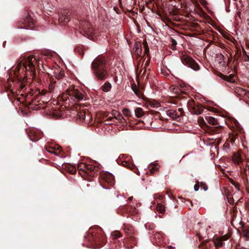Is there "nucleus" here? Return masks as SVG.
Returning a JSON list of instances; mask_svg holds the SVG:
<instances>
[{
    "label": "nucleus",
    "mask_w": 249,
    "mask_h": 249,
    "mask_svg": "<svg viewBox=\"0 0 249 249\" xmlns=\"http://www.w3.org/2000/svg\"><path fill=\"white\" fill-rule=\"evenodd\" d=\"M38 61L36 58L32 56H29L27 57H24L21 59L18 63V69H22L29 71L31 75L34 76L36 73V68L37 65Z\"/></svg>",
    "instance_id": "nucleus-1"
},
{
    "label": "nucleus",
    "mask_w": 249,
    "mask_h": 249,
    "mask_svg": "<svg viewBox=\"0 0 249 249\" xmlns=\"http://www.w3.org/2000/svg\"><path fill=\"white\" fill-rule=\"evenodd\" d=\"M105 64V59L101 58L95 59L92 63L93 73L99 79L104 80L107 78V72Z\"/></svg>",
    "instance_id": "nucleus-2"
},
{
    "label": "nucleus",
    "mask_w": 249,
    "mask_h": 249,
    "mask_svg": "<svg viewBox=\"0 0 249 249\" xmlns=\"http://www.w3.org/2000/svg\"><path fill=\"white\" fill-rule=\"evenodd\" d=\"M181 60L182 63L190 67L191 69L196 71L199 70V66L195 61L189 55L186 54L185 53H182L181 56Z\"/></svg>",
    "instance_id": "nucleus-3"
},
{
    "label": "nucleus",
    "mask_w": 249,
    "mask_h": 249,
    "mask_svg": "<svg viewBox=\"0 0 249 249\" xmlns=\"http://www.w3.org/2000/svg\"><path fill=\"white\" fill-rule=\"evenodd\" d=\"M22 25H19L21 29H32L34 27V19L29 15H27L25 18L21 21Z\"/></svg>",
    "instance_id": "nucleus-4"
},
{
    "label": "nucleus",
    "mask_w": 249,
    "mask_h": 249,
    "mask_svg": "<svg viewBox=\"0 0 249 249\" xmlns=\"http://www.w3.org/2000/svg\"><path fill=\"white\" fill-rule=\"evenodd\" d=\"M68 94L78 101L82 100L84 98V95L76 89H72L68 90Z\"/></svg>",
    "instance_id": "nucleus-5"
},
{
    "label": "nucleus",
    "mask_w": 249,
    "mask_h": 249,
    "mask_svg": "<svg viewBox=\"0 0 249 249\" xmlns=\"http://www.w3.org/2000/svg\"><path fill=\"white\" fill-rule=\"evenodd\" d=\"M97 171V169L93 165L88 164L86 167V171L85 174L92 176L94 175V173Z\"/></svg>",
    "instance_id": "nucleus-6"
},
{
    "label": "nucleus",
    "mask_w": 249,
    "mask_h": 249,
    "mask_svg": "<svg viewBox=\"0 0 249 249\" xmlns=\"http://www.w3.org/2000/svg\"><path fill=\"white\" fill-rule=\"evenodd\" d=\"M133 51L134 53L138 56H141L142 54V44L139 42H137L135 43L133 48Z\"/></svg>",
    "instance_id": "nucleus-7"
},
{
    "label": "nucleus",
    "mask_w": 249,
    "mask_h": 249,
    "mask_svg": "<svg viewBox=\"0 0 249 249\" xmlns=\"http://www.w3.org/2000/svg\"><path fill=\"white\" fill-rule=\"evenodd\" d=\"M235 93L237 95L239 96H248L249 94L248 91L240 87H236L235 89Z\"/></svg>",
    "instance_id": "nucleus-8"
},
{
    "label": "nucleus",
    "mask_w": 249,
    "mask_h": 249,
    "mask_svg": "<svg viewBox=\"0 0 249 249\" xmlns=\"http://www.w3.org/2000/svg\"><path fill=\"white\" fill-rule=\"evenodd\" d=\"M70 20V18L68 13H65L62 14L59 16L58 20L60 23L65 24L69 21Z\"/></svg>",
    "instance_id": "nucleus-9"
},
{
    "label": "nucleus",
    "mask_w": 249,
    "mask_h": 249,
    "mask_svg": "<svg viewBox=\"0 0 249 249\" xmlns=\"http://www.w3.org/2000/svg\"><path fill=\"white\" fill-rule=\"evenodd\" d=\"M233 162L236 164H239L242 161L241 155L240 153H236L234 154L232 157Z\"/></svg>",
    "instance_id": "nucleus-10"
},
{
    "label": "nucleus",
    "mask_w": 249,
    "mask_h": 249,
    "mask_svg": "<svg viewBox=\"0 0 249 249\" xmlns=\"http://www.w3.org/2000/svg\"><path fill=\"white\" fill-rule=\"evenodd\" d=\"M53 74L55 78L59 80L62 78L64 76V71L62 70L56 69L53 72Z\"/></svg>",
    "instance_id": "nucleus-11"
},
{
    "label": "nucleus",
    "mask_w": 249,
    "mask_h": 249,
    "mask_svg": "<svg viewBox=\"0 0 249 249\" xmlns=\"http://www.w3.org/2000/svg\"><path fill=\"white\" fill-rule=\"evenodd\" d=\"M87 166V164L85 163H80L77 165L78 170L79 171L80 174L82 176L83 174H85V171H86V167Z\"/></svg>",
    "instance_id": "nucleus-12"
},
{
    "label": "nucleus",
    "mask_w": 249,
    "mask_h": 249,
    "mask_svg": "<svg viewBox=\"0 0 249 249\" xmlns=\"http://www.w3.org/2000/svg\"><path fill=\"white\" fill-rule=\"evenodd\" d=\"M89 27H84V31L88 36V37L92 39L93 30L92 28L90 27V25H89Z\"/></svg>",
    "instance_id": "nucleus-13"
},
{
    "label": "nucleus",
    "mask_w": 249,
    "mask_h": 249,
    "mask_svg": "<svg viewBox=\"0 0 249 249\" xmlns=\"http://www.w3.org/2000/svg\"><path fill=\"white\" fill-rule=\"evenodd\" d=\"M170 90L174 95H178L182 92L179 87L175 85L171 86Z\"/></svg>",
    "instance_id": "nucleus-14"
},
{
    "label": "nucleus",
    "mask_w": 249,
    "mask_h": 249,
    "mask_svg": "<svg viewBox=\"0 0 249 249\" xmlns=\"http://www.w3.org/2000/svg\"><path fill=\"white\" fill-rule=\"evenodd\" d=\"M205 120L210 124L215 125L217 124V120L212 116H206Z\"/></svg>",
    "instance_id": "nucleus-15"
},
{
    "label": "nucleus",
    "mask_w": 249,
    "mask_h": 249,
    "mask_svg": "<svg viewBox=\"0 0 249 249\" xmlns=\"http://www.w3.org/2000/svg\"><path fill=\"white\" fill-rule=\"evenodd\" d=\"M135 114L138 118H141L144 115V111L141 107H137L135 109Z\"/></svg>",
    "instance_id": "nucleus-16"
},
{
    "label": "nucleus",
    "mask_w": 249,
    "mask_h": 249,
    "mask_svg": "<svg viewBox=\"0 0 249 249\" xmlns=\"http://www.w3.org/2000/svg\"><path fill=\"white\" fill-rule=\"evenodd\" d=\"M111 88V85L110 83L108 82H106L101 87L102 90L104 92L109 91Z\"/></svg>",
    "instance_id": "nucleus-17"
},
{
    "label": "nucleus",
    "mask_w": 249,
    "mask_h": 249,
    "mask_svg": "<svg viewBox=\"0 0 249 249\" xmlns=\"http://www.w3.org/2000/svg\"><path fill=\"white\" fill-rule=\"evenodd\" d=\"M167 115L174 119H176L179 117L176 111L174 110H169L167 111Z\"/></svg>",
    "instance_id": "nucleus-18"
},
{
    "label": "nucleus",
    "mask_w": 249,
    "mask_h": 249,
    "mask_svg": "<svg viewBox=\"0 0 249 249\" xmlns=\"http://www.w3.org/2000/svg\"><path fill=\"white\" fill-rule=\"evenodd\" d=\"M149 105L152 108H158L160 107V103L155 100L151 101L149 102Z\"/></svg>",
    "instance_id": "nucleus-19"
},
{
    "label": "nucleus",
    "mask_w": 249,
    "mask_h": 249,
    "mask_svg": "<svg viewBox=\"0 0 249 249\" xmlns=\"http://www.w3.org/2000/svg\"><path fill=\"white\" fill-rule=\"evenodd\" d=\"M159 165L157 163L151 164L150 166L151 173H154L157 172L159 170Z\"/></svg>",
    "instance_id": "nucleus-20"
},
{
    "label": "nucleus",
    "mask_w": 249,
    "mask_h": 249,
    "mask_svg": "<svg viewBox=\"0 0 249 249\" xmlns=\"http://www.w3.org/2000/svg\"><path fill=\"white\" fill-rule=\"evenodd\" d=\"M132 89L135 94L139 98H140L142 95L141 92L139 90L136 85H134L132 87Z\"/></svg>",
    "instance_id": "nucleus-21"
},
{
    "label": "nucleus",
    "mask_w": 249,
    "mask_h": 249,
    "mask_svg": "<svg viewBox=\"0 0 249 249\" xmlns=\"http://www.w3.org/2000/svg\"><path fill=\"white\" fill-rule=\"evenodd\" d=\"M157 210L160 213H162L165 212V207L164 205L159 203L157 206Z\"/></svg>",
    "instance_id": "nucleus-22"
},
{
    "label": "nucleus",
    "mask_w": 249,
    "mask_h": 249,
    "mask_svg": "<svg viewBox=\"0 0 249 249\" xmlns=\"http://www.w3.org/2000/svg\"><path fill=\"white\" fill-rule=\"evenodd\" d=\"M223 79L225 80L228 81H229V82H230L231 83H233V82H234V79L231 75H230V76H224V77H223Z\"/></svg>",
    "instance_id": "nucleus-23"
},
{
    "label": "nucleus",
    "mask_w": 249,
    "mask_h": 249,
    "mask_svg": "<svg viewBox=\"0 0 249 249\" xmlns=\"http://www.w3.org/2000/svg\"><path fill=\"white\" fill-rule=\"evenodd\" d=\"M149 65V62L148 61H146L144 64V65L143 66V65H142V70H140L141 72L143 70H144V71L142 73V74H143L145 71H146V68L147 67H148Z\"/></svg>",
    "instance_id": "nucleus-24"
},
{
    "label": "nucleus",
    "mask_w": 249,
    "mask_h": 249,
    "mask_svg": "<svg viewBox=\"0 0 249 249\" xmlns=\"http://www.w3.org/2000/svg\"><path fill=\"white\" fill-rule=\"evenodd\" d=\"M143 47L144 49V53L146 54L149 52V48L146 42H143L142 44Z\"/></svg>",
    "instance_id": "nucleus-25"
},
{
    "label": "nucleus",
    "mask_w": 249,
    "mask_h": 249,
    "mask_svg": "<svg viewBox=\"0 0 249 249\" xmlns=\"http://www.w3.org/2000/svg\"><path fill=\"white\" fill-rule=\"evenodd\" d=\"M215 245L217 247H221L223 245V242L221 240H218L215 242Z\"/></svg>",
    "instance_id": "nucleus-26"
},
{
    "label": "nucleus",
    "mask_w": 249,
    "mask_h": 249,
    "mask_svg": "<svg viewBox=\"0 0 249 249\" xmlns=\"http://www.w3.org/2000/svg\"><path fill=\"white\" fill-rule=\"evenodd\" d=\"M200 3L203 6L206 7L207 5V2L206 0H199Z\"/></svg>",
    "instance_id": "nucleus-27"
},
{
    "label": "nucleus",
    "mask_w": 249,
    "mask_h": 249,
    "mask_svg": "<svg viewBox=\"0 0 249 249\" xmlns=\"http://www.w3.org/2000/svg\"><path fill=\"white\" fill-rule=\"evenodd\" d=\"M243 235L245 237H249V230H245L243 231Z\"/></svg>",
    "instance_id": "nucleus-28"
},
{
    "label": "nucleus",
    "mask_w": 249,
    "mask_h": 249,
    "mask_svg": "<svg viewBox=\"0 0 249 249\" xmlns=\"http://www.w3.org/2000/svg\"><path fill=\"white\" fill-rule=\"evenodd\" d=\"M113 114L114 115L115 117H120V114L118 113V111L116 110H114L113 112Z\"/></svg>",
    "instance_id": "nucleus-29"
},
{
    "label": "nucleus",
    "mask_w": 249,
    "mask_h": 249,
    "mask_svg": "<svg viewBox=\"0 0 249 249\" xmlns=\"http://www.w3.org/2000/svg\"><path fill=\"white\" fill-rule=\"evenodd\" d=\"M112 235L114 237V238H118L120 237V233L119 232H115L112 234Z\"/></svg>",
    "instance_id": "nucleus-30"
},
{
    "label": "nucleus",
    "mask_w": 249,
    "mask_h": 249,
    "mask_svg": "<svg viewBox=\"0 0 249 249\" xmlns=\"http://www.w3.org/2000/svg\"><path fill=\"white\" fill-rule=\"evenodd\" d=\"M49 90H50V92H52L53 89L54 88V86H53V84H50L49 86Z\"/></svg>",
    "instance_id": "nucleus-31"
},
{
    "label": "nucleus",
    "mask_w": 249,
    "mask_h": 249,
    "mask_svg": "<svg viewBox=\"0 0 249 249\" xmlns=\"http://www.w3.org/2000/svg\"><path fill=\"white\" fill-rule=\"evenodd\" d=\"M199 189V185H197V184H196L195 186H194V190L196 191H198Z\"/></svg>",
    "instance_id": "nucleus-32"
},
{
    "label": "nucleus",
    "mask_w": 249,
    "mask_h": 249,
    "mask_svg": "<svg viewBox=\"0 0 249 249\" xmlns=\"http://www.w3.org/2000/svg\"><path fill=\"white\" fill-rule=\"evenodd\" d=\"M245 171L246 172H249V165H247L245 168Z\"/></svg>",
    "instance_id": "nucleus-33"
},
{
    "label": "nucleus",
    "mask_w": 249,
    "mask_h": 249,
    "mask_svg": "<svg viewBox=\"0 0 249 249\" xmlns=\"http://www.w3.org/2000/svg\"><path fill=\"white\" fill-rule=\"evenodd\" d=\"M177 44L176 41L174 39H172V44L174 45H176Z\"/></svg>",
    "instance_id": "nucleus-34"
},
{
    "label": "nucleus",
    "mask_w": 249,
    "mask_h": 249,
    "mask_svg": "<svg viewBox=\"0 0 249 249\" xmlns=\"http://www.w3.org/2000/svg\"><path fill=\"white\" fill-rule=\"evenodd\" d=\"M196 114H200V113H201V111H200V110H199V111H198L197 112H196Z\"/></svg>",
    "instance_id": "nucleus-35"
},
{
    "label": "nucleus",
    "mask_w": 249,
    "mask_h": 249,
    "mask_svg": "<svg viewBox=\"0 0 249 249\" xmlns=\"http://www.w3.org/2000/svg\"><path fill=\"white\" fill-rule=\"evenodd\" d=\"M203 189H204V190L205 191H206V190H207V189H208V187H207V186H206V187H204L203 188Z\"/></svg>",
    "instance_id": "nucleus-36"
},
{
    "label": "nucleus",
    "mask_w": 249,
    "mask_h": 249,
    "mask_svg": "<svg viewBox=\"0 0 249 249\" xmlns=\"http://www.w3.org/2000/svg\"><path fill=\"white\" fill-rule=\"evenodd\" d=\"M132 198H133V197H132V196H131V197H129L128 198V199H129V200L131 201V200L132 199Z\"/></svg>",
    "instance_id": "nucleus-37"
},
{
    "label": "nucleus",
    "mask_w": 249,
    "mask_h": 249,
    "mask_svg": "<svg viewBox=\"0 0 249 249\" xmlns=\"http://www.w3.org/2000/svg\"><path fill=\"white\" fill-rule=\"evenodd\" d=\"M48 152H50V153H53V151H52L51 150H47Z\"/></svg>",
    "instance_id": "nucleus-38"
},
{
    "label": "nucleus",
    "mask_w": 249,
    "mask_h": 249,
    "mask_svg": "<svg viewBox=\"0 0 249 249\" xmlns=\"http://www.w3.org/2000/svg\"><path fill=\"white\" fill-rule=\"evenodd\" d=\"M103 246V245H99L97 247L98 248H100L101 247H102Z\"/></svg>",
    "instance_id": "nucleus-39"
},
{
    "label": "nucleus",
    "mask_w": 249,
    "mask_h": 249,
    "mask_svg": "<svg viewBox=\"0 0 249 249\" xmlns=\"http://www.w3.org/2000/svg\"><path fill=\"white\" fill-rule=\"evenodd\" d=\"M24 86H23V85H22V86H21V89H23V88H24Z\"/></svg>",
    "instance_id": "nucleus-40"
}]
</instances>
